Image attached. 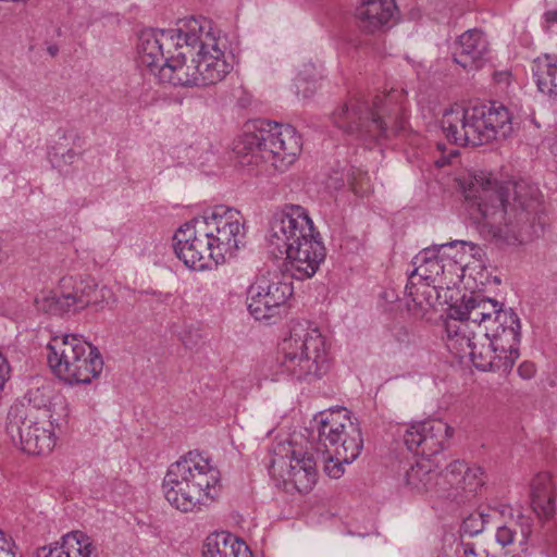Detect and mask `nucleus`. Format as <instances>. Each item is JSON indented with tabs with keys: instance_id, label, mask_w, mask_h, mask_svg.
<instances>
[{
	"instance_id": "obj_1",
	"label": "nucleus",
	"mask_w": 557,
	"mask_h": 557,
	"mask_svg": "<svg viewBox=\"0 0 557 557\" xmlns=\"http://www.w3.org/2000/svg\"><path fill=\"white\" fill-rule=\"evenodd\" d=\"M520 330L512 309L481 295L463 296L448 308L446 346L460 359L469 356L479 370L508 373L520 356Z\"/></svg>"
},
{
	"instance_id": "obj_2",
	"label": "nucleus",
	"mask_w": 557,
	"mask_h": 557,
	"mask_svg": "<svg viewBox=\"0 0 557 557\" xmlns=\"http://www.w3.org/2000/svg\"><path fill=\"white\" fill-rule=\"evenodd\" d=\"M471 220L480 235L499 248H517L531 242L541 208L536 186L523 181L499 184L480 172L460 182Z\"/></svg>"
},
{
	"instance_id": "obj_3",
	"label": "nucleus",
	"mask_w": 557,
	"mask_h": 557,
	"mask_svg": "<svg viewBox=\"0 0 557 557\" xmlns=\"http://www.w3.org/2000/svg\"><path fill=\"white\" fill-rule=\"evenodd\" d=\"M480 251L475 244L462 240L423 249L413 258L414 269L406 294L419 307L431 305L433 293L450 289L461 282L469 259L479 257Z\"/></svg>"
},
{
	"instance_id": "obj_4",
	"label": "nucleus",
	"mask_w": 557,
	"mask_h": 557,
	"mask_svg": "<svg viewBox=\"0 0 557 557\" xmlns=\"http://www.w3.org/2000/svg\"><path fill=\"white\" fill-rule=\"evenodd\" d=\"M165 499L182 512H197L220 493V471L198 453H188L172 463L164 476Z\"/></svg>"
},
{
	"instance_id": "obj_5",
	"label": "nucleus",
	"mask_w": 557,
	"mask_h": 557,
	"mask_svg": "<svg viewBox=\"0 0 557 557\" xmlns=\"http://www.w3.org/2000/svg\"><path fill=\"white\" fill-rule=\"evenodd\" d=\"M401 95L403 91L397 90L377 95L371 109L364 100L351 98L333 113V123L366 145L377 143L387 138L389 132L396 134L403 128L401 108L395 103Z\"/></svg>"
},
{
	"instance_id": "obj_6",
	"label": "nucleus",
	"mask_w": 557,
	"mask_h": 557,
	"mask_svg": "<svg viewBox=\"0 0 557 557\" xmlns=\"http://www.w3.org/2000/svg\"><path fill=\"white\" fill-rule=\"evenodd\" d=\"M300 150V137L295 128L271 121L260 122L253 131H246L234 147L238 163L243 166L269 162L277 170L294 163Z\"/></svg>"
},
{
	"instance_id": "obj_7",
	"label": "nucleus",
	"mask_w": 557,
	"mask_h": 557,
	"mask_svg": "<svg viewBox=\"0 0 557 557\" xmlns=\"http://www.w3.org/2000/svg\"><path fill=\"white\" fill-rule=\"evenodd\" d=\"M447 139L460 146H481L511 133V117L503 106L450 109L442 119Z\"/></svg>"
},
{
	"instance_id": "obj_8",
	"label": "nucleus",
	"mask_w": 557,
	"mask_h": 557,
	"mask_svg": "<svg viewBox=\"0 0 557 557\" xmlns=\"http://www.w3.org/2000/svg\"><path fill=\"white\" fill-rule=\"evenodd\" d=\"M329 348L321 332L297 322L281 345L277 364L281 372L299 381L320 379L329 370Z\"/></svg>"
},
{
	"instance_id": "obj_9",
	"label": "nucleus",
	"mask_w": 557,
	"mask_h": 557,
	"mask_svg": "<svg viewBox=\"0 0 557 557\" xmlns=\"http://www.w3.org/2000/svg\"><path fill=\"white\" fill-rule=\"evenodd\" d=\"M45 350L52 373L70 384H88L102 372L98 348L76 334L53 336Z\"/></svg>"
},
{
	"instance_id": "obj_10",
	"label": "nucleus",
	"mask_w": 557,
	"mask_h": 557,
	"mask_svg": "<svg viewBox=\"0 0 557 557\" xmlns=\"http://www.w3.org/2000/svg\"><path fill=\"white\" fill-rule=\"evenodd\" d=\"M319 443L335 459L351 463L361 453L363 438L360 426L346 408L331 409L315 417Z\"/></svg>"
},
{
	"instance_id": "obj_11",
	"label": "nucleus",
	"mask_w": 557,
	"mask_h": 557,
	"mask_svg": "<svg viewBox=\"0 0 557 557\" xmlns=\"http://www.w3.org/2000/svg\"><path fill=\"white\" fill-rule=\"evenodd\" d=\"M183 30L185 48L188 52L195 50L201 85H213L224 79L231 72L232 64L225 60L219 39L210 32L209 23L189 18L183 22Z\"/></svg>"
},
{
	"instance_id": "obj_12",
	"label": "nucleus",
	"mask_w": 557,
	"mask_h": 557,
	"mask_svg": "<svg viewBox=\"0 0 557 557\" xmlns=\"http://www.w3.org/2000/svg\"><path fill=\"white\" fill-rule=\"evenodd\" d=\"M293 295L290 283L270 272L256 277L247 290V306L258 321H268L280 315L282 307Z\"/></svg>"
},
{
	"instance_id": "obj_13",
	"label": "nucleus",
	"mask_w": 557,
	"mask_h": 557,
	"mask_svg": "<svg viewBox=\"0 0 557 557\" xmlns=\"http://www.w3.org/2000/svg\"><path fill=\"white\" fill-rule=\"evenodd\" d=\"M273 475L289 482L300 493L311 491L317 481V465L307 453L297 451L290 443H278L270 463Z\"/></svg>"
},
{
	"instance_id": "obj_14",
	"label": "nucleus",
	"mask_w": 557,
	"mask_h": 557,
	"mask_svg": "<svg viewBox=\"0 0 557 557\" xmlns=\"http://www.w3.org/2000/svg\"><path fill=\"white\" fill-rule=\"evenodd\" d=\"M216 251V257L232 255L238 249L244 232V218L239 211L224 206L214 207L211 212L198 218Z\"/></svg>"
},
{
	"instance_id": "obj_15",
	"label": "nucleus",
	"mask_w": 557,
	"mask_h": 557,
	"mask_svg": "<svg viewBox=\"0 0 557 557\" xmlns=\"http://www.w3.org/2000/svg\"><path fill=\"white\" fill-rule=\"evenodd\" d=\"M313 231V222L305 208L285 205L270 221L268 242L271 247L283 253Z\"/></svg>"
},
{
	"instance_id": "obj_16",
	"label": "nucleus",
	"mask_w": 557,
	"mask_h": 557,
	"mask_svg": "<svg viewBox=\"0 0 557 557\" xmlns=\"http://www.w3.org/2000/svg\"><path fill=\"white\" fill-rule=\"evenodd\" d=\"M199 219L182 225L174 235V250L184 264L194 270H203L211 260H218L214 244Z\"/></svg>"
},
{
	"instance_id": "obj_17",
	"label": "nucleus",
	"mask_w": 557,
	"mask_h": 557,
	"mask_svg": "<svg viewBox=\"0 0 557 557\" xmlns=\"http://www.w3.org/2000/svg\"><path fill=\"white\" fill-rule=\"evenodd\" d=\"M183 41V24L177 28L143 32L137 46L138 62L151 71L159 69L162 72L169 55L184 48Z\"/></svg>"
},
{
	"instance_id": "obj_18",
	"label": "nucleus",
	"mask_w": 557,
	"mask_h": 557,
	"mask_svg": "<svg viewBox=\"0 0 557 557\" xmlns=\"http://www.w3.org/2000/svg\"><path fill=\"white\" fill-rule=\"evenodd\" d=\"M453 429L443 420H428L412 424L404 435L407 448L422 458L436 457L442 453Z\"/></svg>"
},
{
	"instance_id": "obj_19",
	"label": "nucleus",
	"mask_w": 557,
	"mask_h": 557,
	"mask_svg": "<svg viewBox=\"0 0 557 557\" xmlns=\"http://www.w3.org/2000/svg\"><path fill=\"white\" fill-rule=\"evenodd\" d=\"M283 253L286 255L287 271L294 278L302 281L317 273L325 258V248L320 239V234L314 230Z\"/></svg>"
},
{
	"instance_id": "obj_20",
	"label": "nucleus",
	"mask_w": 557,
	"mask_h": 557,
	"mask_svg": "<svg viewBox=\"0 0 557 557\" xmlns=\"http://www.w3.org/2000/svg\"><path fill=\"white\" fill-rule=\"evenodd\" d=\"M443 485L441 492L448 495L473 496L485 483V474L481 467L469 466L461 460L450 462L442 474Z\"/></svg>"
},
{
	"instance_id": "obj_21",
	"label": "nucleus",
	"mask_w": 557,
	"mask_h": 557,
	"mask_svg": "<svg viewBox=\"0 0 557 557\" xmlns=\"http://www.w3.org/2000/svg\"><path fill=\"white\" fill-rule=\"evenodd\" d=\"M183 49L175 50L169 55L162 66V76L178 86H202L196 65L195 50L188 52L183 41Z\"/></svg>"
},
{
	"instance_id": "obj_22",
	"label": "nucleus",
	"mask_w": 557,
	"mask_h": 557,
	"mask_svg": "<svg viewBox=\"0 0 557 557\" xmlns=\"http://www.w3.org/2000/svg\"><path fill=\"white\" fill-rule=\"evenodd\" d=\"M395 11L394 0H362L356 8L355 16L363 33L374 34L388 24Z\"/></svg>"
},
{
	"instance_id": "obj_23",
	"label": "nucleus",
	"mask_w": 557,
	"mask_h": 557,
	"mask_svg": "<svg viewBox=\"0 0 557 557\" xmlns=\"http://www.w3.org/2000/svg\"><path fill=\"white\" fill-rule=\"evenodd\" d=\"M37 557H98V548L91 536L82 531H72L62 537L60 546L37 548Z\"/></svg>"
},
{
	"instance_id": "obj_24",
	"label": "nucleus",
	"mask_w": 557,
	"mask_h": 557,
	"mask_svg": "<svg viewBox=\"0 0 557 557\" xmlns=\"http://www.w3.org/2000/svg\"><path fill=\"white\" fill-rule=\"evenodd\" d=\"M83 152L82 139L74 131L60 129L48 148V159L53 168L62 171L73 164Z\"/></svg>"
},
{
	"instance_id": "obj_25",
	"label": "nucleus",
	"mask_w": 557,
	"mask_h": 557,
	"mask_svg": "<svg viewBox=\"0 0 557 557\" xmlns=\"http://www.w3.org/2000/svg\"><path fill=\"white\" fill-rule=\"evenodd\" d=\"M486 51L487 45L482 32L471 29L456 41L453 59L462 69L472 71L481 66V60Z\"/></svg>"
},
{
	"instance_id": "obj_26",
	"label": "nucleus",
	"mask_w": 557,
	"mask_h": 557,
	"mask_svg": "<svg viewBox=\"0 0 557 557\" xmlns=\"http://www.w3.org/2000/svg\"><path fill=\"white\" fill-rule=\"evenodd\" d=\"M404 482L411 491L417 493L429 492L433 490L441 491L443 485L442 475L440 476L438 465L430 458H420L406 470Z\"/></svg>"
},
{
	"instance_id": "obj_27",
	"label": "nucleus",
	"mask_w": 557,
	"mask_h": 557,
	"mask_svg": "<svg viewBox=\"0 0 557 557\" xmlns=\"http://www.w3.org/2000/svg\"><path fill=\"white\" fill-rule=\"evenodd\" d=\"M531 505L540 518H550L555 512L556 488L548 472L537 473L530 484Z\"/></svg>"
},
{
	"instance_id": "obj_28",
	"label": "nucleus",
	"mask_w": 557,
	"mask_h": 557,
	"mask_svg": "<svg viewBox=\"0 0 557 557\" xmlns=\"http://www.w3.org/2000/svg\"><path fill=\"white\" fill-rule=\"evenodd\" d=\"M203 557H252L247 544L230 533L211 534L203 545Z\"/></svg>"
},
{
	"instance_id": "obj_29",
	"label": "nucleus",
	"mask_w": 557,
	"mask_h": 557,
	"mask_svg": "<svg viewBox=\"0 0 557 557\" xmlns=\"http://www.w3.org/2000/svg\"><path fill=\"white\" fill-rule=\"evenodd\" d=\"M531 71L539 90L557 100V60L542 55L533 60Z\"/></svg>"
},
{
	"instance_id": "obj_30",
	"label": "nucleus",
	"mask_w": 557,
	"mask_h": 557,
	"mask_svg": "<svg viewBox=\"0 0 557 557\" xmlns=\"http://www.w3.org/2000/svg\"><path fill=\"white\" fill-rule=\"evenodd\" d=\"M532 532L530 519L519 516L517 521L502 525L496 531V541L502 546L512 545L516 542L525 550L527 541Z\"/></svg>"
},
{
	"instance_id": "obj_31",
	"label": "nucleus",
	"mask_w": 557,
	"mask_h": 557,
	"mask_svg": "<svg viewBox=\"0 0 557 557\" xmlns=\"http://www.w3.org/2000/svg\"><path fill=\"white\" fill-rule=\"evenodd\" d=\"M40 310L49 314H62L71 309H77V295L66 294L59 296L55 292H41L40 299L37 298Z\"/></svg>"
},
{
	"instance_id": "obj_32",
	"label": "nucleus",
	"mask_w": 557,
	"mask_h": 557,
	"mask_svg": "<svg viewBox=\"0 0 557 557\" xmlns=\"http://www.w3.org/2000/svg\"><path fill=\"white\" fill-rule=\"evenodd\" d=\"M319 73L313 64H305L304 70L299 72L296 78L297 94H301L304 98H309L317 90Z\"/></svg>"
},
{
	"instance_id": "obj_33",
	"label": "nucleus",
	"mask_w": 557,
	"mask_h": 557,
	"mask_svg": "<svg viewBox=\"0 0 557 557\" xmlns=\"http://www.w3.org/2000/svg\"><path fill=\"white\" fill-rule=\"evenodd\" d=\"M113 300L114 294L109 287L95 285L92 290L88 293L83 290V294L77 296V308H84L88 305L109 304Z\"/></svg>"
},
{
	"instance_id": "obj_34",
	"label": "nucleus",
	"mask_w": 557,
	"mask_h": 557,
	"mask_svg": "<svg viewBox=\"0 0 557 557\" xmlns=\"http://www.w3.org/2000/svg\"><path fill=\"white\" fill-rule=\"evenodd\" d=\"M30 419H24L17 426L20 447L27 454H33L35 448V430Z\"/></svg>"
},
{
	"instance_id": "obj_35",
	"label": "nucleus",
	"mask_w": 557,
	"mask_h": 557,
	"mask_svg": "<svg viewBox=\"0 0 557 557\" xmlns=\"http://www.w3.org/2000/svg\"><path fill=\"white\" fill-rule=\"evenodd\" d=\"M322 457L325 462L324 470L326 474L330 478L338 479L344 472L343 465L346 462L330 456V450L326 449L323 451Z\"/></svg>"
},
{
	"instance_id": "obj_36",
	"label": "nucleus",
	"mask_w": 557,
	"mask_h": 557,
	"mask_svg": "<svg viewBox=\"0 0 557 557\" xmlns=\"http://www.w3.org/2000/svg\"><path fill=\"white\" fill-rule=\"evenodd\" d=\"M462 531L469 535H475L483 531L484 519L481 513L470 515L462 522Z\"/></svg>"
},
{
	"instance_id": "obj_37",
	"label": "nucleus",
	"mask_w": 557,
	"mask_h": 557,
	"mask_svg": "<svg viewBox=\"0 0 557 557\" xmlns=\"http://www.w3.org/2000/svg\"><path fill=\"white\" fill-rule=\"evenodd\" d=\"M39 440L41 441V444L39 446V451H37V455L49 454L55 446V436L49 430H44L42 436H37V442Z\"/></svg>"
},
{
	"instance_id": "obj_38",
	"label": "nucleus",
	"mask_w": 557,
	"mask_h": 557,
	"mask_svg": "<svg viewBox=\"0 0 557 557\" xmlns=\"http://www.w3.org/2000/svg\"><path fill=\"white\" fill-rule=\"evenodd\" d=\"M543 27L548 33L557 34V10H549L543 15Z\"/></svg>"
},
{
	"instance_id": "obj_39",
	"label": "nucleus",
	"mask_w": 557,
	"mask_h": 557,
	"mask_svg": "<svg viewBox=\"0 0 557 557\" xmlns=\"http://www.w3.org/2000/svg\"><path fill=\"white\" fill-rule=\"evenodd\" d=\"M518 373L522 379L529 380L536 373L534 363L524 361L518 367Z\"/></svg>"
},
{
	"instance_id": "obj_40",
	"label": "nucleus",
	"mask_w": 557,
	"mask_h": 557,
	"mask_svg": "<svg viewBox=\"0 0 557 557\" xmlns=\"http://www.w3.org/2000/svg\"><path fill=\"white\" fill-rule=\"evenodd\" d=\"M0 557H16L10 548V542L5 534L0 530Z\"/></svg>"
},
{
	"instance_id": "obj_41",
	"label": "nucleus",
	"mask_w": 557,
	"mask_h": 557,
	"mask_svg": "<svg viewBox=\"0 0 557 557\" xmlns=\"http://www.w3.org/2000/svg\"><path fill=\"white\" fill-rule=\"evenodd\" d=\"M463 557H487L486 555L480 554L475 550L473 544L466 543L463 544Z\"/></svg>"
},
{
	"instance_id": "obj_42",
	"label": "nucleus",
	"mask_w": 557,
	"mask_h": 557,
	"mask_svg": "<svg viewBox=\"0 0 557 557\" xmlns=\"http://www.w3.org/2000/svg\"><path fill=\"white\" fill-rule=\"evenodd\" d=\"M351 188L356 194L363 195L368 191V188L363 186V180L359 183L356 176L351 178Z\"/></svg>"
},
{
	"instance_id": "obj_43",
	"label": "nucleus",
	"mask_w": 557,
	"mask_h": 557,
	"mask_svg": "<svg viewBox=\"0 0 557 557\" xmlns=\"http://www.w3.org/2000/svg\"><path fill=\"white\" fill-rule=\"evenodd\" d=\"M39 410L41 411V414L44 416V418H46L48 420L51 419L50 407L45 405L42 408H39Z\"/></svg>"
},
{
	"instance_id": "obj_44",
	"label": "nucleus",
	"mask_w": 557,
	"mask_h": 557,
	"mask_svg": "<svg viewBox=\"0 0 557 557\" xmlns=\"http://www.w3.org/2000/svg\"><path fill=\"white\" fill-rule=\"evenodd\" d=\"M48 53L51 55V57H55L59 52V48L58 46L55 45H50L47 49Z\"/></svg>"
},
{
	"instance_id": "obj_45",
	"label": "nucleus",
	"mask_w": 557,
	"mask_h": 557,
	"mask_svg": "<svg viewBox=\"0 0 557 557\" xmlns=\"http://www.w3.org/2000/svg\"><path fill=\"white\" fill-rule=\"evenodd\" d=\"M447 163H449V160L444 159V158H443V159H438V160H436V161H435V164H436V166H438V168H443V166H445Z\"/></svg>"
}]
</instances>
